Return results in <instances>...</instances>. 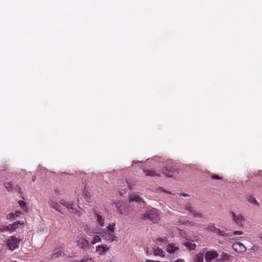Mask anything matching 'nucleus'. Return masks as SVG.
Segmentation results:
<instances>
[{
    "mask_svg": "<svg viewBox=\"0 0 262 262\" xmlns=\"http://www.w3.org/2000/svg\"><path fill=\"white\" fill-rule=\"evenodd\" d=\"M21 241V238H17L16 236H10L5 241L6 247L9 250L13 251L19 248V243Z\"/></svg>",
    "mask_w": 262,
    "mask_h": 262,
    "instance_id": "1",
    "label": "nucleus"
},
{
    "mask_svg": "<svg viewBox=\"0 0 262 262\" xmlns=\"http://www.w3.org/2000/svg\"><path fill=\"white\" fill-rule=\"evenodd\" d=\"M142 219L143 220H149L154 223H157L159 220L158 210L152 208L148 210L146 213L142 214Z\"/></svg>",
    "mask_w": 262,
    "mask_h": 262,
    "instance_id": "2",
    "label": "nucleus"
},
{
    "mask_svg": "<svg viewBox=\"0 0 262 262\" xmlns=\"http://www.w3.org/2000/svg\"><path fill=\"white\" fill-rule=\"evenodd\" d=\"M74 239L77 243V246L81 249H84L89 245V242L83 237L78 235H75Z\"/></svg>",
    "mask_w": 262,
    "mask_h": 262,
    "instance_id": "3",
    "label": "nucleus"
},
{
    "mask_svg": "<svg viewBox=\"0 0 262 262\" xmlns=\"http://www.w3.org/2000/svg\"><path fill=\"white\" fill-rule=\"evenodd\" d=\"M102 230H100V232H98V233L101 234V237L107 243H112L114 241V235L113 233L110 232H106L105 231L102 232Z\"/></svg>",
    "mask_w": 262,
    "mask_h": 262,
    "instance_id": "4",
    "label": "nucleus"
},
{
    "mask_svg": "<svg viewBox=\"0 0 262 262\" xmlns=\"http://www.w3.org/2000/svg\"><path fill=\"white\" fill-rule=\"evenodd\" d=\"M60 204L65 206L71 213H75L76 209L75 208V205L73 202L67 201L65 200H61L60 201Z\"/></svg>",
    "mask_w": 262,
    "mask_h": 262,
    "instance_id": "5",
    "label": "nucleus"
},
{
    "mask_svg": "<svg viewBox=\"0 0 262 262\" xmlns=\"http://www.w3.org/2000/svg\"><path fill=\"white\" fill-rule=\"evenodd\" d=\"M82 228L89 236H92L94 233H96V232L94 231L93 227L89 222L84 223Z\"/></svg>",
    "mask_w": 262,
    "mask_h": 262,
    "instance_id": "6",
    "label": "nucleus"
},
{
    "mask_svg": "<svg viewBox=\"0 0 262 262\" xmlns=\"http://www.w3.org/2000/svg\"><path fill=\"white\" fill-rule=\"evenodd\" d=\"M207 229H208V230H209L210 231H213L214 232L216 233L217 235H220V236H230V235L226 234L224 231L221 230L219 229H217L215 227L214 224L209 225L207 227Z\"/></svg>",
    "mask_w": 262,
    "mask_h": 262,
    "instance_id": "7",
    "label": "nucleus"
},
{
    "mask_svg": "<svg viewBox=\"0 0 262 262\" xmlns=\"http://www.w3.org/2000/svg\"><path fill=\"white\" fill-rule=\"evenodd\" d=\"M219 254L215 251H208L205 254V259L206 261L209 262L217 257Z\"/></svg>",
    "mask_w": 262,
    "mask_h": 262,
    "instance_id": "8",
    "label": "nucleus"
},
{
    "mask_svg": "<svg viewBox=\"0 0 262 262\" xmlns=\"http://www.w3.org/2000/svg\"><path fill=\"white\" fill-rule=\"evenodd\" d=\"M233 249L238 253L245 252L246 251V247L242 243H235L232 245Z\"/></svg>",
    "mask_w": 262,
    "mask_h": 262,
    "instance_id": "9",
    "label": "nucleus"
},
{
    "mask_svg": "<svg viewBox=\"0 0 262 262\" xmlns=\"http://www.w3.org/2000/svg\"><path fill=\"white\" fill-rule=\"evenodd\" d=\"M64 255V253L63 252L62 249H55L53 253L51 255L50 259H55L60 257H62Z\"/></svg>",
    "mask_w": 262,
    "mask_h": 262,
    "instance_id": "10",
    "label": "nucleus"
},
{
    "mask_svg": "<svg viewBox=\"0 0 262 262\" xmlns=\"http://www.w3.org/2000/svg\"><path fill=\"white\" fill-rule=\"evenodd\" d=\"M24 224V222L21 221H16L14 222L13 224H9L8 227L9 229V233H12L15 231L19 227V225H22Z\"/></svg>",
    "mask_w": 262,
    "mask_h": 262,
    "instance_id": "11",
    "label": "nucleus"
},
{
    "mask_svg": "<svg viewBox=\"0 0 262 262\" xmlns=\"http://www.w3.org/2000/svg\"><path fill=\"white\" fill-rule=\"evenodd\" d=\"M232 218L238 226H241L242 225L243 217L241 214L232 212Z\"/></svg>",
    "mask_w": 262,
    "mask_h": 262,
    "instance_id": "12",
    "label": "nucleus"
},
{
    "mask_svg": "<svg viewBox=\"0 0 262 262\" xmlns=\"http://www.w3.org/2000/svg\"><path fill=\"white\" fill-rule=\"evenodd\" d=\"M129 202H141L144 203V201L140 198L138 194H131L129 198Z\"/></svg>",
    "mask_w": 262,
    "mask_h": 262,
    "instance_id": "13",
    "label": "nucleus"
},
{
    "mask_svg": "<svg viewBox=\"0 0 262 262\" xmlns=\"http://www.w3.org/2000/svg\"><path fill=\"white\" fill-rule=\"evenodd\" d=\"M109 250V248L102 245H99L96 247V251L99 255H102Z\"/></svg>",
    "mask_w": 262,
    "mask_h": 262,
    "instance_id": "14",
    "label": "nucleus"
},
{
    "mask_svg": "<svg viewBox=\"0 0 262 262\" xmlns=\"http://www.w3.org/2000/svg\"><path fill=\"white\" fill-rule=\"evenodd\" d=\"M9 234H11V233H9L8 226L0 225V235L1 236H5Z\"/></svg>",
    "mask_w": 262,
    "mask_h": 262,
    "instance_id": "15",
    "label": "nucleus"
},
{
    "mask_svg": "<svg viewBox=\"0 0 262 262\" xmlns=\"http://www.w3.org/2000/svg\"><path fill=\"white\" fill-rule=\"evenodd\" d=\"M166 251L169 253H174L176 251L179 250L178 247L172 244H168L166 248Z\"/></svg>",
    "mask_w": 262,
    "mask_h": 262,
    "instance_id": "16",
    "label": "nucleus"
},
{
    "mask_svg": "<svg viewBox=\"0 0 262 262\" xmlns=\"http://www.w3.org/2000/svg\"><path fill=\"white\" fill-rule=\"evenodd\" d=\"M143 172L146 176L148 177H160V174L156 173L155 171L143 169Z\"/></svg>",
    "mask_w": 262,
    "mask_h": 262,
    "instance_id": "17",
    "label": "nucleus"
},
{
    "mask_svg": "<svg viewBox=\"0 0 262 262\" xmlns=\"http://www.w3.org/2000/svg\"><path fill=\"white\" fill-rule=\"evenodd\" d=\"M203 254L201 252H200L196 254L193 257V262H203Z\"/></svg>",
    "mask_w": 262,
    "mask_h": 262,
    "instance_id": "18",
    "label": "nucleus"
},
{
    "mask_svg": "<svg viewBox=\"0 0 262 262\" xmlns=\"http://www.w3.org/2000/svg\"><path fill=\"white\" fill-rule=\"evenodd\" d=\"M22 215V213L19 211H16L15 213H10L7 215V219L11 220L12 218L15 219L17 217H19L20 215Z\"/></svg>",
    "mask_w": 262,
    "mask_h": 262,
    "instance_id": "19",
    "label": "nucleus"
},
{
    "mask_svg": "<svg viewBox=\"0 0 262 262\" xmlns=\"http://www.w3.org/2000/svg\"><path fill=\"white\" fill-rule=\"evenodd\" d=\"M96 216L97 217L96 220L98 224L101 227H103L104 225V219L100 214L97 213L96 214Z\"/></svg>",
    "mask_w": 262,
    "mask_h": 262,
    "instance_id": "20",
    "label": "nucleus"
},
{
    "mask_svg": "<svg viewBox=\"0 0 262 262\" xmlns=\"http://www.w3.org/2000/svg\"><path fill=\"white\" fill-rule=\"evenodd\" d=\"M154 254L156 256H160L161 257H164V251L159 248L154 249Z\"/></svg>",
    "mask_w": 262,
    "mask_h": 262,
    "instance_id": "21",
    "label": "nucleus"
},
{
    "mask_svg": "<svg viewBox=\"0 0 262 262\" xmlns=\"http://www.w3.org/2000/svg\"><path fill=\"white\" fill-rule=\"evenodd\" d=\"M188 214L191 215L194 217H201V213L197 210H193V209Z\"/></svg>",
    "mask_w": 262,
    "mask_h": 262,
    "instance_id": "22",
    "label": "nucleus"
},
{
    "mask_svg": "<svg viewBox=\"0 0 262 262\" xmlns=\"http://www.w3.org/2000/svg\"><path fill=\"white\" fill-rule=\"evenodd\" d=\"M155 242L157 244H166L168 242L167 238L166 237H159L156 239Z\"/></svg>",
    "mask_w": 262,
    "mask_h": 262,
    "instance_id": "23",
    "label": "nucleus"
},
{
    "mask_svg": "<svg viewBox=\"0 0 262 262\" xmlns=\"http://www.w3.org/2000/svg\"><path fill=\"white\" fill-rule=\"evenodd\" d=\"M247 200L249 202L251 203L252 204L255 205L256 206H259V203L257 202L255 198L252 196H250L247 198Z\"/></svg>",
    "mask_w": 262,
    "mask_h": 262,
    "instance_id": "24",
    "label": "nucleus"
},
{
    "mask_svg": "<svg viewBox=\"0 0 262 262\" xmlns=\"http://www.w3.org/2000/svg\"><path fill=\"white\" fill-rule=\"evenodd\" d=\"M184 246L186 247L189 250H193L195 249L196 247L194 244L191 243L190 242H186L184 244Z\"/></svg>",
    "mask_w": 262,
    "mask_h": 262,
    "instance_id": "25",
    "label": "nucleus"
},
{
    "mask_svg": "<svg viewBox=\"0 0 262 262\" xmlns=\"http://www.w3.org/2000/svg\"><path fill=\"white\" fill-rule=\"evenodd\" d=\"M115 225L114 223L109 224L106 227L107 232L113 233L115 230Z\"/></svg>",
    "mask_w": 262,
    "mask_h": 262,
    "instance_id": "26",
    "label": "nucleus"
},
{
    "mask_svg": "<svg viewBox=\"0 0 262 262\" xmlns=\"http://www.w3.org/2000/svg\"><path fill=\"white\" fill-rule=\"evenodd\" d=\"M49 205L52 208L54 209L56 211L60 212V211L59 210V205L57 203L51 201L49 203Z\"/></svg>",
    "mask_w": 262,
    "mask_h": 262,
    "instance_id": "27",
    "label": "nucleus"
},
{
    "mask_svg": "<svg viewBox=\"0 0 262 262\" xmlns=\"http://www.w3.org/2000/svg\"><path fill=\"white\" fill-rule=\"evenodd\" d=\"M220 257H221V258L219 259H217V260L220 261L221 260L222 261H224V260H228L229 259V255L224 252H222V253L221 254Z\"/></svg>",
    "mask_w": 262,
    "mask_h": 262,
    "instance_id": "28",
    "label": "nucleus"
},
{
    "mask_svg": "<svg viewBox=\"0 0 262 262\" xmlns=\"http://www.w3.org/2000/svg\"><path fill=\"white\" fill-rule=\"evenodd\" d=\"M113 207H115L117 211L122 213V210L120 208L119 203L117 202H113L112 204Z\"/></svg>",
    "mask_w": 262,
    "mask_h": 262,
    "instance_id": "29",
    "label": "nucleus"
},
{
    "mask_svg": "<svg viewBox=\"0 0 262 262\" xmlns=\"http://www.w3.org/2000/svg\"><path fill=\"white\" fill-rule=\"evenodd\" d=\"M101 242V238L98 235H95L91 241V244L94 245L97 243Z\"/></svg>",
    "mask_w": 262,
    "mask_h": 262,
    "instance_id": "30",
    "label": "nucleus"
},
{
    "mask_svg": "<svg viewBox=\"0 0 262 262\" xmlns=\"http://www.w3.org/2000/svg\"><path fill=\"white\" fill-rule=\"evenodd\" d=\"M4 186L8 191H11L12 190V184L11 183H6L4 184Z\"/></svg>",
    "mask_w": 262,
    "mask_h": 262,
    "instance_id": "31",
    "label": "nucleus"
},
{
    "mask_svg": "<svg viewBox=\"0 0 262 262\" xmlns=\"http://www.w3.org/2000/svg\"><path fill=\"white\" fill-rule=\"evenodd\" d=\"M192 209L189 203L186 204L185 206V210L186 211L185 213H189Z\"/></svg>",
    "mask_w": 262,
    "mask_h": 262,
    "instance_id": "32",
    "label": "nucleus"
},
{
    "mask_svg": "<svg viewBox=\"0 0 262 262\" xmlns=\"http://www.w3.org/2000/svg\"><path fill=\"white\" fill-rule=\"evenodd\" d=\"M18 203L19 204V206L21 208V209L23 210H25L26 203L23 201H19Z\"/></svg>",
    "mask_w": 262,
    "mask_h": 262,
    "instance_id": "33",
    "label": "nucleus"
},
{
    "mask_svg": "<svg viewBox=\"0 0 262 262\" xmlns=\"http://www.w3.org/2000/svg\"><path fill=\"white\" fill-rule=\"evenodd\" d=\"M79 262H95V261L91 257H87L86 259L83 258Z\"/></svg>",
    "mask_w": 262,
    "mask_h": 262,
    "instance_id": "34",
    "label": "nucleus"
},
{
    "mask_svg": "<svg viewBox=\"0 0 262 262\" xmlns=\"http://www.w3.org/2000/svg\"><path fill=\"white\" fill-rule=\"evenodd\" d=\"M157 191H162L164 192L167 193H170V192H168V191H166V190H163V188H162V187H158V188H157Z\"/></svg>",
    "mask_w": 262,
    "mask_h": 262,
    "instance_id": "35",
    "label": "nucleus"
},
{
    "mask_svg": "<svg viewBox=\"0 0 262 262\" xmlns=\"http://www.w3.org/2000/svg\"><path fill=\"white\" fill-rule=\"evenodd\" d=\"M233 234L235 235H240L243 234V232L239 231H234Z\"/></svg>",
    "mask_w": 262,
    "mask_h": 262,
    "instance_id": "36",
    "label": "nucleus"
},
{
    "mask_svg": "<svg viewBox=\"0 0 262 262\" xmlns=\"http://www.w3.org/2000/svg\"><path fill=\"white\" fill-rule=\"evenodd\" d=\"M212 179L215 180H221V178L219 177L217 175L214 174L211 177Z\"/></svg>",
    "mask_w": 262,
    "mask_h": 262,
    "instance_id": "37",
    "label": "nucleus"
},
{
    "mask_svg": "<svg viewBox=\"0 0 262 262\" xmlns=\"http://www.w3.org/2000/svg\"><path fill=\"white\" fill-rule=\"evenodd\" d=\"M184 260L183 259H178L174 262H184Z\"/></svg>",
    "mask_w": 262,
    "mask_h": 262,
    "instance_id": "38",
    "label": "nucleus"
},
{
    "mask_svg": "<svg viewBox=\"0 0 262 262\" xmlns=\"http://www.w3.org/2000/svg\"><path fill=\"white\" fill-rule=\"evenodd\" d=\"M180 195H182V196H189L188 194H186V193H181Z\"/></svg>",
    "mask_w": 262,
    "mask_h": 262,
    "instance_id": "39",
    "label": "nucleus"
},
{
    "mask_svg": "<svg viewBox=\"0 0 262 262\" xmlns=\"http://www.w3.org/2000/svg\"><path fill=\"white\" fill-rule=\"evenodd\" d=\"M145 262H159V261H156L153 260H146Z\"/></svg>",
    "mask_w": 262,
    "mask_h": 262,
    "instance_id": "40",
    "label": "nucleus"
},
{
    "mask_svg": "<svg viewBox=\"0 0 262 262\" xmlns=\"http://www.w3.org/2000/svg\"><path fill=\"white\" fill-rule=\"evenodd\" d=\"M258 175H259V176H261V177H262V171H260V172H259V173H258Z\"/></svg>",
    "mask_w": 262,
    "mask_h": 262,
    "instance_id": "41",
    "label": "nucleus"
},
{
    "mask_svg": "<svg viewBox=\"0 0 262 262\" xmlns=\"http://www.w3.org/2000/svg\"><path fill=\"white\" fill-rule=\"evenodd\" d=\"M2 247H3V246H2V245H0V251H1L2 250Z\"/></svg>",
    "mask_w": 262,
    "mask_h": 262,
    "instance_id": "42",
    "label": "nucleus"
},
{
    "mask_svg": "<svg viewBox=\"0 0 262 262\" xmlns=\"http://www.w3.org/2000/svg\"><path fill=\"white\" fill-rule=\"evenodd\" d=\"M35 180V177H33V178H32V180L33 181H34Z\"/></svg>",
    "mask_w": 262,
    "mask_h": 262,
    "instance_id": "43",
    "label": "nucleus"
},
{
    "mask_svg": "<svg viewBox=\"0 0 262 262\" xmlns=\"http://www.w3.org/2000/svg\"><path fill=\"white\" fill-rule=\"evenodd\" d=\"M259 239H260L261 241H262V236L259 237Z\"/></svg>",
    "mask_w": 262,
    "mask_h": 262,
    "instance_id": "44",
    "label": "nucleus"
},
{
    "mask_svg": "<svg viewBox=\"0 0 262 262\" xmlns=\"http://www.w3.org/2000/svg\"><path fill=\"white\" fill-rule=\"evenodd\" d=\"M165 175H166V176H167V177H170V176H168V175H167V174H165Z\"/></svg>",
    "mask_w": 262,
    "mask_h": 262,
    "instance_id": "45",
    "label": "nucleus"
}]
</instances>
